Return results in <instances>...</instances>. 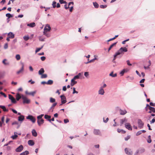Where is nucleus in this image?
<instances>
[{
    "mask_svg": "<svg viewBox=\"0 0 155 155\" xmlns=\"http://www.w3.org/2000/svg\"><path fill=\"white\" fill-rule=\"evenodd\" d=\"M0 107L3 109L4 111H8V110L6 108L5 106L0 105Z\"/></svg>",
    "mask_w": 155,
    "mask_h": 155,
    "instance_id": "obj_30",
    "label": "nucleus"
},
{
    "mask_svg": "<svg viewBox=\"0 0 155 155\" xmlns=\"http://www.w3.org/2000/svg\"><path fill=\"white\" fill-rule=\"evenodd\" d=\"M63 91H65L67 90V87H66V86H64L62 88Z\"/></svg>",
    "mask_w": 155,
    "mask_h": 155,
    "instance_id": "obj_61",
    "label": "nucleus"
},
{
    "mask_svg": "<svg viewBox=\"0 0 155 155\" xmlns=\"http://www.w3.org/2000/svg\"><path fill=\"white\" fill-rule=\"evenodd\" d=\"M28 144L30 146H33L34 145L35 143L32 140H29L28 142Z\"/></svg>",
    "mask_w": 155,
    "mask_h": 155,
    "instance_id": "obj_18",
    "label": "nucleus"
},
{
    "mask_svg": "<svg viewBox=\"0 0 155 155\" xmlns=\"http://www.w3.org/2000/svg\"><path fill=\"white\" fill-rule=\"evenodd\" d=\"M37 122L38 125L39 126H40L41 125L43 124L44 122V120L43 119H41L39 120H38Z\"/></svg>",
    "mask_w": 155,
    "mask_h": 155,
    "instance_id": "obj_23",
    "label": "nucleus"
},
{
    "mask_svg": "<svg viewBox=\"0 0 155 155\" xmlns=\"http://www.w3.org/2000/svg\"><path fill=\"white\" fill-rule=\"evenodd\" d=\"M36 91H34L33 92H29V95H31L33 96H34L35 94L36 93Z\"/></svg>",
    "mask_w": 155,
    "mask_h": 155,
    "instance_id": "obj_47",
    "label": "nucleus"
},
{
    "mask_svg": "<svg viewBox=\"0 0 155 155\" xmlns=\"http://www.w3.org/2000/svg\"><path fill=\"white\" fill-rule=\"evenodd\" d=\"M82 75V73H79L77 75L74 76L72 79L74 80L77 79H79L80 78V77Z\"/></svg>",
    "mask_w": 155,
    "mask_h": 155,
    "instance_id": "obj_12",
    "label": "nucleus"
},
{
    "mask_svg": "<svg viewBox=\"0 0 155 155\" xmlns=\"http://www.w3.org/2000/svg\"><path fill=\"white\" fill-rule=\"evenodd\" d=\"M8 35H9V38H13L15 37V35L12 32H10L8 34Z\"/></svg>",
    "mask_w": 155,
    "mask_h": 155,
    "instance_id": "obj_20",
    "label": "nucleus"
},
{
    "mask_svg": "<svg viewBox=\"0 0 155 155\" xmlns=\"http://www.w3.org/2000/svg\"><path fill=\"white\" fill-rule=\"evenodd\" d=\"M45 26L46 27H48V28L50 29V30H51V28L50 26V25L49 24H47Z\"/></svg>",
    "mask_w": 155,
    "mask_h": 155,
    "instance_id": "obj_63",
    "label": "nucleus"
},
{
    "mask_svg": "<svg viewBox=\"0 0 155 155\" xmlns=\"http://www.w3.org/2000/svg\"><path fill=\"white\" fill-rule=\"evenodd\" d=\"M125 72V69H123L120 72V74H121L122 76L123 75Z\"/></svg>",
    "mask_w": 155,
    "mask_h": 155,
    "instance_id": "obj_54",
    "label": "nucleus"
},
{
    "mask_svg": "<svg viewBox=\"0 0 155 155\" xmlns=\"http://www.w3.org/2000/svg\"><path fill=\"white\" fill-rule=\"evenodd\" d=\"M61 98V102L62 104H65L66 102V99L65 97L63 95H61L60 96Z\"/></svg>",
    "mask_w": 155,
    "mask_h": 155,
    "instance_id": "obj_6",
    "label": "nucleus"
},
{
    "mask_svg": "<svg viewBox=\"0 0 155 155\" xmlns=\"http://www.w3.org/2000/svg\"><path fill=\"white\" fill-rule=\"evenodd\" d=\"M44 31H45L46 32H48V31H49L51 30H50V29L47 28V27L45 26L44 28Z\"/></svg>",
    "mask_w": 155,
    "mask_h": 155,
    "instance_id": "obj_42",
    "label": "nucleus"
},
{
    "mask_svg": "<svg viewBox=\"0 0 155 155\" xmlns=\"http://www.w3.org/2000/svg\"><path fill=\"white\" fill-rule=\"evenodd\" d=\"M6 16L8 18V19L9 18L13 17V15L10 13H7L6 14Z\"/></svg>",
    "mask_w": 155,
    "mask_h": 155,
    "instance_id": "obj_34",
    "label": "nucleus"
},
{
    "mask_svg": "<svg viewBox=\"0 0 155 155\" xmlns=\"http://www.w3.org/2000/svg\"><path fill=\"white\" fill-rule=\"evenodd\" d=\"M21 98L22 99V94L21 95L19 93H17L16 95V99L18 101Z\"/></svg>",
    "mask_w": 155,
    "mask_h": 155,
    "instance_id": "obj_19",
    "label": "nucleus"
},
{
    "mask_svg": "<svg viewBox=\"0 0 155 155\" xmlns=\"http://www.w3.org/2000/svg\"><path fill=\"white\" fill-rule=\"evenodd\" d=\"M127 121V119L126 118H124V119H121L120 120V125L121 126L124 123L126 122Z\"/></svg>",
    "mask_w": 155,
    "mask_h": 155,
    "instance_id": "obj_16",
    "label": "nucleus"
},
{
    "mask_svg": "<svg viewBox=\"0 0 155 155\" xmlns=\"http://www.w3.org/2000/svg\"><path fill=\"white\" fill-rule=\"evenodd\" d=\"M98 93L99 94L103 95L104 93V91L103 89L102 88V87H100Z\"/></svg>",
    "mask_w": 155,
    "mask_h": 155,
    "instance_id": "obj_13",
    "label": "nucleus"
},
{
    "mask_svg": "<svg viewBox=\"0 0 155 155\" xmlns=\"http://www.w3.org/2000/svg\"><path fill=\"white\" fill-rule=\"evenodd\" d=\"M0 94L1 95H3L4 97H7L6 95L5 94H4V93H3L2 92H0Z\"/></svg>",
    "mask_w": 155,
    "mask_h": 155,
    "instance_id": "obj_58",
    "label": "nucleus"
},
{
    "mask_svg": "<svg viewBox=\"0 0 155 155\" xmlns=\"http://www.w3.org/2000/svg\"><path fill=\"white\" fill-rule=\"evenodd\" d=\"M94 57H95V58L94 59H93L90 60V61H87V62L85 63V64H88L89 63H91V62H93L95 60H97V58H96V56L95 55H94Z\"/></svg>",
    "mask_w": 155,
    "mask_h": 155,
    "instance_id": "obj_24",
    "label": "nucleus"
},
{
    "mask_svg": "<svg viewBox=\"0 0 155 155\" xmlns=\"http://www.w3.org/2000/svg\"><path fill=\"white\" fill-rule=\"evenodd\" d=\"M93 4L94 7L96 8H97L99 7V5L96 2H93Z\"/></svg>",
    "mask_w": 155,
    "mask_h": 155,
    "instance_id": "obj_33",
    "label": "nucleus"
},
{
    "mask_svg": "<svg viewBox=\"0 0 155 155\" xmlns=\"http://www.w3.org/2000/svg\"><path fill=\"white\" fill-rule=\"evenodd\" d=\"M23 39L25 41H27L29 39V37L28 36H25L23 37Z\"/></svg>",
    "mask_w": 155,
    "mask_h": 155,
    "instance_id": "obj_44",
    "label": "nucleus"
},
{
    "mask_svg": "<svg viewBox=\"0 0 155 155\" xmlns=\"http://www.w3.org/2000/svg\"><path fill=\"white\" fill-rule=\"evenodd\" d=\"M73 94H74L75 93L78 94V92L76 91H75V88L74 87L73 88Z\"/></svg>",
    "mask_w": 155,
    "mask_h": 155,
    "instance_id": "obj_52",
    "label": "nucleus"
},
{
    "mask_svg": "<svg viewBox=\"0 0 155 155\" xmlns=\"http://www.w3.org/2000/svg\"><path fill=\"white\" fill-rule=\"evenodd\" d=\"M45 59L46 58L45 56H42L41 57V59L42 61H44Z\"/></svg>",
    "mask_w": 155,
    "mask_h": 155,
    "instance_id": "obj_59",
    "label": "nucleus"
},
{
    "mask_svg": "<svg viewBox=\"0 0 155 155\" xmlns=\"http://www.w3.org/2000/svg\"><path fill=\"white\" fill-rule=\"evenodd\" d=\"M59 2L61 4L63 3H67V2L65 1H64L63 0H59Z\"/></svg>",
    "mask_w": 155,
    "mask_h": 155,
    "instance_id": "obj_48",
    "label": "nucleus"
},
{
    "mask_svg": "<svg viewBox=\"0 0 155 155\" xmlns=\"http://www.w3.org/2000/svg\"><path fill=\"white\" fill-rule=\"evenodd\" d=\"M43 34L47 37H49L51 36V35L49 33H48V32H46L45 31H43Z\"/></svg>",
    "mask_w": 155,
    "mask_h": 155,
    "instance_id": "obj_29",
    "label": "nucleus"
},
{
    "mask_svg": "<svg viewBox=\"0 0 155 155\" xmlns=\"http://www.w3.org/2000/svg\"><path fill=\"white\" fill-rule=\"evenodd\" d=\"M149 110L153 113H155V109L154 107H152L151 106L149 107Z\"/></svg>",
    "mask_w": 155,
    "mask_h": 155,
    "instance_id": "obj_38",
    "label": "nucleus"
},
{
    "mask_svg": "<svg viewBox=\"0 0 155 155\" xmlns=\"http://www.w3.org/2000/svg\"><path fill=\"white\" fill-rule=\"evenodd\" d=\"M57 103L56 102L53 103L49 109V111L52 112L53 110L54 107L57 104Z\"/></svg>",
    "mask_w": 155,
    "mask_h": 155,
    "instance_id": "obj_15",
    "label": "nucleus"
},
{
    "mask_svg": "<svg viewBox=\"0 0 155 155\" xmlns=\"http://www.w3.org/2000/svg\"><path fill=\"white\" fill-rule=\"evenodd\" d=\"M55 99L52 97H50V102L51 103H53L55 102Z\"/></svg>",
    "mask_w": 155,
    "mask_h": 155,
    "instance_id": "obj_37",
    "label": "nucleus"
},
{
    "mask_svg": "<svg viewBox=\"0 0 155 155\" xmlns=\"http://www.w3.org/2000/svg\"><path fill=\"white\" fill-rule=\"evenodd\" d=\"M100 7L101 8H105L107 7V5H100Z\"/></svg>",
    "mask_w": 155,
    "mask_h": 155,
    "instance_id": "obj_50",
    "label": "nucleus"
},
{
    "mask_svg": "<svg viewBox=\"0 0 155 155\" xmlns=\"http://www.w3.org/2000/svg\"><path fill=\"white\" fill-rule=\"evenodd\" d=\"M18 136L17 134H15L14 135H12L11 137L12 138L13 140L15 139Z\"/></svg>",
    "mask_w": 155,
    "mask_h": 155,
    "instance_id": "obj_43",
    "label": "nucleus"
},
{
    "mask_svg": "<svg viewBox=\"0 0 155 155\" xmlns=\"http://www.w3.org/2000/svg\"><path fill=\"white\" fill-rule=\"evenodd\" d=\"M117 42H115L114 43H113L112 44L110 47L109 48L108 51V52H109L110 51V49L113 47L114 46H115L116 44H117Z\"/></svg>",
    "mask_w": 155,
    "mask_h": 155,
    "instance_id": "obj_26",
    "label": "nucleus"
},
{
    "mask_svg": "<svg viewBox=\"0 0 155 155\" xmlns=\"http://www.w3.org/2000/svg\"><path fill=\"white\" fill-rule=\"evenodd\" d=\"M21 64L22 65L21 68L16 73L17 74H19L21 73H22L24 71V64L23 63H21Z\"/></svg>",
    "mask_w": 155,
    "mask_h": 155,
    "instance_id": "obj_5",
    "label": "nucleus"
},
{
    "mask_svg": "<svg viewBox=\"0 0 155 155\" xmlns=\"http://www.w3.org/2000/svg\"><path fill=\"white\" fill-rule=\"evenodd\" d=\"M137 123L139 128L141 129L143 127L144 123L141 119H139L138 120Z\"/></svg>",
    "mask_w": 155,
    "mask_h": 155,
    "instance_id": "obj_3",
    "label": "nucleus"
},
{
    "mask_svg": "<svg viewBox=\"0 0 155 155\" xmlns=\"http://www.w3.org/2000/svg\"><path fill=\"white\" fill-rule=\"evenodd\" d=\"M125 127L127 129L129 130H132V127L130 124L129 123H126L125 124Z\"/></svg>",
    "mask_w": 155,
    "mask_h": 155,
    "instance_id": "obj_10",
    "label": "nucleus"
},
{
    "mask_svg": "<svg viewBox=\"0 0 155 155\" xmlns=\"http://www.w3.org/2000/svg\"><path fill=\"white\" fill-rule=\"evenodd\" d=\"M45 38H42L41 36H40L39 37V39L40 41H44V39Z\"/></svg>",
    "mask_w": 155,
    "mask_h": 155,
    "instance_id": "obj_49",
    "label": "nucleus"
},
{
    "mask_svg": "<svg viewBox=\"0 0 155 155\" xmlns=\"http://www.w3.org/2000/svg\"><path fill=\"white\" fill-rule=\"evenodd\" d=\"M27 26L31 28H33L35 26V22H32L30 24H28Z\"/></svg>",
    "mask_w": 155,
    "mask_h": 155,
    "instance_id": "obj_25",
    "label": "nucleus"
},
{
    "mask_svg": "<svg viewBox=\"0 0 155 155\" xmlns=\"http://www.w3.org/2000/svg\"><path fill=\"white\" fill-rule=\"evenodd\" d=\"M145 151V149L144 148H140L139 150H137V153H142L144 152Z\"/></svg>",
    "mask_w": 155,
    "mask_h": 155,
    "instance_id": "obj_17",
    "label": "nucleus"
},
{
    "mask_svg": "<svg viewBox=\"0 0 155 155\" xmlns=\"http://www.w3.org/2000/svg\"><path fill=\"white\" fill-rule=\"evenodd\" d=\"M141 134H142V133L141 132V131L140 130L137 132V133H136V136H139Z\"/></svg>",
    "mask_w": 155,
    "mask_h": 155,
    "instance_id": "obj_57",
    "label": "nucleus"
},
{
    "mask_svg": "<svg viewBox=\"0 0 155 155\" xmlns=\"http://www.w3.org/2000/svg\"><path fill=\"white\" fill-rule=\"evenodd\" d=\"M23 147L22 145H20L15 149L16 152H21L23 150Z\"/></svg>",
    "mask_w": 155,
    "mask_h": 155,
    "instance_id": "obj_11",
    "label": "nucleus"
},
{
    "mask_svg": "<svg viewBox=\"0 0 155 155\" xmlns=\"http://www.w3.org/2000/svg\"><path fill=\"white\" fill-rule=\"evenodd\" d=\"M8 47V43H6L5 44L4 46V48L5 49H7Z\"/></svg>",
    "mask_w": 155,
    "mask_h": 155,
    "instance_id": "obj_55",
    "label": "nucleus"
},
{
    "mask_svg": "<svg viewBox=\"0 0 155 155\" xmlns=\"http://www.w3.org/2000/svg\"><path fill=\"white\" fill-rule=\"evenodd\" d=\"M47 77V74H42L41 75V78H46Z\"/></svg>",
    "mask_w": 155,
    "mask_h": 155,
    "instance_id": "obj_46",
    "label": "nucleus"
},
{
    "mask_svg": "<svg viewBox=\"0 0 155 155\" xmlns=\"http://www.w3.org/2000/svg\"><path fill=\"white\" fill-rule=\"evenodd\" d=\"M51 116L48 115L46 114L45 115V118L48 120V119H50Z\"/></svg>",
    "mask_w": 155,
    "mask_h": 155,
    "instance_id": "obj_39",
    "label": "nucleus"
},
{
    "mask_svg": "<svg viewBox=\"0 0 155 155\" xmlns=\"http://www.w3.org/2000/svg\"><path fill=\"white\" fill-rule=\"evenodd\" d=\"M150 106H155V103H154L152 102H150Z\"/></svg>",
    "mask_w": 155,
    "mask_h": 155,
    "instance_id": "obj_64",
    "label": "nucleus"
},
{
    "mask_svg": "<svg viewBox=\"0 0 155 155\" xmlns=\"http://www.w3.org/2000/svg\"><path fill=\"white\" fill-rule=\"evenodd\" d=\"M147 142L149 143H150L151 142V140L150 138V136L149 135L148 137Z\"/></svg>",
    "mask_w": 155,
    "mask_h": 155,
    "instance_id": "obj_40",
    "label": "nucleus"
},
{
    "mask_svg": "<svg viewBox=\"0 0 155 155\" xmlns=\"http://www.w3.org/2000/svg\"><path fill=\"white\" fill-rule=\"evenodd\" d=\"M127 49L125 47L121 48L119 49V50L117 52H116L115 53V54L114 55V58L113 60V61L114 63H115V60L117 57L118 55H119L122 54V53L124 52H127Z\"/></svg>",
    "mask_w": 155,
    "mask_h": 155,
    "instance_id": "obj_1",
    "label": "nucleus"
},
{
    "mask_svg": "<svg viewBox=\"0 0 155 155\" xmlns=\"http://www.w3.org/2000/svg\"><path fill=\"white\" fill-rule=\"evenodd\" d=\"M109 75L112 77H115L117 76V74L116 73H115V74H113V72H112Z\"/></svg>",
    "mask_w": 155,
    "mask_h": 155,
    "instance_id": "obj_35",
    "label": "nucleus"
},
{
    "mask_svg": "<svg viewBox=\"0 0 155 155\" xmlns=\"http://www.w3.org/2000/svg\"><path fill=\"white\" fill-rule=\"evenodd\" d=\"M77 82L75 81L74 80L72 79L71 81V86H73L74 85L76 84Z\"/></svg>",
    "mask_w": 155,
    "mask_h": 155,
    "instance_id": "obj_22",
    "label": "nucleus"
},
{
    "mask_svg": "<svg viewBox=\"0 0 155 155\" xmlns=\"http://www.w3.org/2000/svg\"><path fill=\"white\" fill-rule=\"evenodd\" d=\"M120 114L121 115H124L127 113V111L125 110H122L121 109L119 110Z\"/></svg>",
    "mask_w": 155,
    "mask_h": 155,
    "instance_id": "obj_14",
    "label": "nucleus"
},
{
    "mask_svg": "<svg viewBox=\"0 0 155 155\" xmlns=\"http://www.w3.org/2000/svg\"><path fill=\"white\" fill-rule=\"evenodd\" d=\"M54 118L53 117L52 118V119H48V121H49L52 124H54L51 122V121H54Z\"/></svg>",
    "mask_w": 155,
    "mask_h": 155,
    "instance_id": "obj_53",
    "label": "nucleus"
},
{
    "mask_svg": "<svg viewBox=\"0 0 155 155\" xmlns=\"http://www.w3.org/2000/svg\"><path fill=\"white\" fill-rule=\"evenodd\" d=\"M22 99L23 100V104H29L30 102V100L27 98L26 97L22 94Z\"/></svg>",
    "mask_w": 155,
    "mask_h": 155,
    "instance_id": "obj_2",
    "label": "nucleus"
},
{
    "mask_svg": "<svg viewBox=\"0 0 155 155\" xmlns=\"http://www.w3.org/2000/svg\"><path fill=\"white\" fill-rule=\"evenodd\" d=\"M27 119L30 120L33 123H35V119L32 116L28 115L26 117Z\"/></svg>",
    "mask_w": 155,
    "mask_h": 155,
    "instance_id": "obj_7",
    "label": "nucleus"
},
{
    "mask_svg": "<svg viewBox=\"0 0 155 155\" xmlns=\"http://www.w3.org/2000/svg\"><path fill=\"white\" fill-rule=\"evenodd\" d=\"M9 98L10 99L12 103L15 104L16 103V101L13 96L11 94L8 95Z\"/></svg>",
    "mask_w": 155,
    "mask_h": 155,
    "instance_id": "obj_8",
    "label": "nucleus"
},
{
    "mask_svg": "<svg viewBox=\"0 0 155 155\" xmlns=\"http://www.w3.org/2000/svg\"><path fill=\"white\" fill-rule=\"evenodd\" d=\"M127 64L128 65H129V66L132 65V64L130 63V61L129 60H127Z\"/></svg>",
    "mask_w": 155,
    "mask_h": 155,
    "instance_id": "obj_62",
    "label": "nucleus"
},
{
    "mask_svg": "<svg viewBox=\"0 0 155 155\" xmlns=\"http://www.w3.org/2000/svg\"><path fill=\"white\" fill-rule=\"evenodd\" d=\"M45 71L43 68H41L38 71V74L40 75H42L44 72Z\"/></svg>",
    "mask_w": 155,
    "mask_h": 155,
    "instance_id": "obj_28",
    "label": "nucleus"
},
{
    "mask_svg": "<svg viewBox=\"0 0 155 155\" xmlns=\"http://www.w3.org/2000/svg\"><path fill=\"white\" fill-rule=\"evenodd\" d=\"M56 2H55V1H54L53 2L52 5L53 6V7L54 8H55L56 7Z\"/></svg>",
    "mask_w": 155,
    "mask_h": 155,
    "instance_id": "obj_45",
    "label": "nucleus"
},
{
    "mask_svg": "<svg viewBox=\"0 0 155 155\" xmlns=\"http://www.w3.org/2000/svg\"><path fill=\"white\" fill-rule=\"evenodd\" d=\"M31 132H32V135L36 137L37 136V133L36 132V130H35L33 129L32 130Z\"/></svg>",
    "mask_w": 155,
    "mask_h": 155,
    "instance_id": "obj_27",
    "label": "nucleus"
},
{
    "mask_svg": "<svg viewBox=\"0 0 155 155\" xmlns=\"http://www.w3.org/2000/svg\"><path fill=\"white\" fill-rule=\"evenodd\" d=\"M53 81L52 80H49L47 82V84L48 85H51L53 84Z\"/></svg>",
    "mask_w": 155,
    "mask_h": 155,
    "instance_id": "obj_32",
    "label": "nucleus"
},
{
    "mask_svg": "<svg viewBox=\"0 0 155 155\" xmlns=\"http://www.w3.org/2000/svg\"><path fill=\"white\" fill-rule=\"evenodd\" d=\"M29 154V152L28 151H25V152H22L21 153L20 155H28Z\"/></svg>",
    "mask_w": 155,
    "mask_h": 155,
    "instance_id": "obj_36",
    "label": "nucleus"
},
{
    "mask_svg": "<svg viewBox=\"0 0 155 155\" xmlns=\"http://www.w3.org/2000/svg\"><path fill=\"white\" fill-rule=\"evenodd\" d=\"M125 151L126 154L128 155H132L133 154V152L130 149L126 148L125 149Z\"/></svg>",
    "mask_w": 155,
    "mask_h": 155,
    "instance_id": "obj_4",
    "label": "nucleus"
},
{
    "mask_svg": "<svg viewBox=\"0 0 155 155\" xmlns=\"http://www.w3.org/2000/svg\"><path fill=\"white\" fill-rule=\"evenodd\" d=\"M11 110H12V112L14 113L15 114H17V111H16L15 110L13 109H11Z\"/></svg>",
    "mask_w": 155,
    "mask_h": 155,
    "instance_id": "obj_60",
    "label": "nucleus"
},
{
    "mask_svg": "<svg viewBox=\"0 0 155 155\" xmlns=\"http://www.w3.org/2000/svg\"><path fill=\"white\" fill-rule=\"evenodd\" d=\"M94 134L95 135H101V133L100 130L98 129H94L93 131Z\"/></svg>",
    "mask_w": 155,
    "mask_h": 155,
    "instance_id": "obj_9",
    "label": "nucleus"
},
{
    "mask_svg": "<svg viewBox=\"0 0 155 155\" xmlns=\"http://www.w3.org/2000/svg\"><path fill=\"white\" fill-rule=\"evenodd\" d=\"M15 58L17 60H19L21 58L20 56V55L18 54L16 55Z\"/></svg>",
    "mask_w": 155,
    "mask_h": 155,
    "instance_id": "obj_41",
    "label": "nucleus"
},
{
    "mask_svg": "<svg viewBox=\"0 0 155 155\" xmlns=\"http://www.w3.org/2000/svg\"><path fill=\"white\" fill-rule=\"evenodd\" d=\"M24 119V116L22 115L18 117V120L20 121H22Z\"/></svg>",
    "mask_w": 155,
    "mask_h": 155,
    "instance_id": "obj_21",
    "label": "nucleus"
},
{
    "mask_svg": "<svg viewBox=\"0 0 155 155\" xmlns=\"http://www.w3.org/2000/svg\"><path fill=\"white\" fill-rule=\"evenodd\" d=\"M89 75V73L88 72H85L84 73V75L86 77H87Z\"/></svg>",
    "mask_w": 155,
    "mask_h": 155,
    "instance_id": "obj_51",
    "label": "nucleus"
},
{
    "mask_svg": "<svg viewBox=\"0 0 155 155\" xmlns=\"http://www.w3.org/2000/svg\"><path fill=\"white\" fill-rule=\"evenodd\" d=\"M130 138V136H128L127 137H125L124 139L125 140L127 141Z\"/></svg>",
    "mask_w": 155,
    "mask_h": 155,
    "instance_id": "obj_56",
    "label": "nucleus"
},
{
    "mask_svg": "<svg viewBox=\"0 0 155 155\" xmlns=\"http://www.w3.org/2000/svg\"><path fill=\"white\" fill-rule=\"evenodd\" d=\"M7 61V59H4L2 61L3 63L5 65H8L9 64V63L8 62H6L5 61Z\"/></svg>",
    "mask_w": 155,
    "mask_h": 155,
    "instance_id": "obj_31",
    "label": "nucleus"
}]
</instances>
